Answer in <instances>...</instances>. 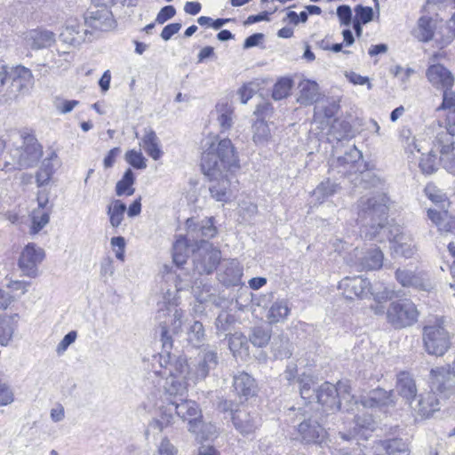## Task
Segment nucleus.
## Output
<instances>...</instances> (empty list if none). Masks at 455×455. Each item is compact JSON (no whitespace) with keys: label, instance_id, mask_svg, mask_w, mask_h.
<instances>
[{"label":"nucleus","instance_id":"obj_7","mask_svg":"<svg viewBox=\"0 0 455 455\" xmlns=\"http://www.w3.org/2000/svg\"><path fill=\"white\" fill-rule=\"evenodd\" d=\"M422 340L428 355L443 356L451 348V334L441 321H436L423 328Z\"/></svg>","mask_w":455,"mask_h":455},{"label":"nucleus","instance_id":"obj_4","mask_svg":"<svg viewBox=\"0 0 455 455\" xmlns=\"http://www.w3.org/2000/svg\"><path fill=\"white\" fill-rule=\"evenodd\" d=\"M171 407L167 410L172 412L175 411L176 414L184 421L188 422V430L193 434H197L198 430L203 427L202 413L199 406L195 401L184 400L182 398L170 401ZM172 415L163 412L160 419H154L149 427L153 430L162 432L164 428L172 424Z\"/></svg>","mask_w":455,"mask_h":455},{"label":"nucleus","instance_id":"obj_46","mask_svg":"<svg viewBox=\"0 0 455 455\" xmlns=\"http://www.w3.org/2000/svg\"><path fill=\"white\" fill-rule=\"evenodd\" d=\"M188 240L187 237L180 236L172 247V259L177 266H182L187 261L189 253Z\"/></svg>","mask_w":455,"mask_h":455},{"label":"nucleus","instance_id":"obj_56","mask_svg":"<svg viewBox=\"0 0 455 455\" xmlns=\"http://www.w3.org/2000/svg\"><path fill=\"white\" fill-rule=\"evenodd\" d=\"M292 87V81L290 78L280 79L273 88L272 97L279 100L287 97Z\"/></svg>","mask_w":455,"mask_h":455},{"label":"nucleus","instance_id":"obj_44","mask_svg":"<svg viewBox=\"0 0 455 455\" xmlns=\"http://www.w3.org/2000/svg\"><path fill=\"white\" fill-rule=\"evenodd\" d=\"M299 382L301 398L308 403L315 401L318 387H316V382L313 377L303 374L299 379Z\"/></svg>","mask_w":455,"mask_h":455},{"label":"nucleus","instance_id":"obj_25","mask_svg":"<svg viewBox=\"0 0 455 455\" xmlns=\"http://www.w3.org/2000/svg\"><path fill=\"white\" fill-rule=\"evenodd\" d=\"M339 109V100L326 99L319 102L315 108V119L322 125H329Z\"/></svg>","mask_w":455,"mask_h":455},{"label":"nucleus","instance_id":"obj_18","mask_svg":"<svg viewBox=\"0 0 455 455\" xmlns=\"http://www.w3.org/2000/svg\"><path fill=\"white\" fill-rule=\"evenodd\" d=\"M428 82L436 89H451L454 84V76L442 64H432L427 71Z\"/></svg>","mask_w":455,"mask_h":455},{"label":"nucleus","instance_id":"obj_60","mask_svg":"<svg viewBox=\"0 0 455 455\" xmlns=\"http://www.w3.org/2000/svg\"><path fill=\"white\" fill-rule=\"evenodd\" d=\"M125 160L128 164L137 169H145L147 167L146 159L140 152L130 150L125 154Z\"/></svg>","mask_w":455,"mask_h":455},{"label":"nucleus","instance_id":"obj_61","mask_svg":"<svg viewBox=\"0 0 455 455\" xmlns=\"http://www.w3.org/2000/svg\"><path fill=\"white\" fill-rule=\"evenodd\" d=\"M79 103L80 102L76 100L56 99L54 100V107L60 114L65 115L70 113Z\"/></svg>","mask_w":455,"mask_h":455},{"label":"nucleus","instance_id":"obj_28","mask_svg":"<svg viewBox=\"0 0 455 455\" xmlns=\"http://www.w3.org/2000/svg\"><path fill=\"white\" fill-rule=\"evenodd\" d=\"M396 389L410 405L415 402L417 387L414 379L408 372L403 371L397 375Z\"/></svg>","mask_w":455,"mask_h":455},{"label":"nucleus","instance_id":"obj_42","mask_svg":"<svg viewBox=\"0 0 455 455\" xmlns=\"http://www.w3.org/2000/svg\"><path fill=\"white\" fill-rule=\"evenodd\" d=\"M252 140L258 146H266L271 140L272 135L268 124L263 119H258L252 125Z\"/></svg>","mask_w":455,"mask_h":455},{"label":"nucleus","instance_id":"obj_3","mask_svg":"<svg viewBox=\"0 0 455 455\" xmlns=\"http://www.w3.org/2000/svg\"><path fill=\"white\" fill-rule=\"evenodd\" d=\"M454 129L451 130L439 123H435L427 128L425 137L416 139L411 136L410 130H403L401 132L402 142L407 151L420 152L427 149L426 144L432 143L434 148L440 150L439 162L450 173L455 175V147L453 142Z\"/></svg>","mask_w":455,"mask_h":455},{"label":"nucleus","instance_id":"obj_19","mask_svg":"<svg viewBox=\"0 0 455 455\" xmlns=\"http://www.w3.org/2000/svg\"><path fill=\"white\" fill-rule=\"evenodd\" d=\"M7 78L12 80V92H22L28 91L34 84L32 72L24 66H16L7 70Z\"/></svg>","mask_w":455,"mask_h":455},{"label":"nucleus","instance_id":"obj_33","mask_svg":"<svg viewBox=\"0 0 455 455\" xmlns=\"http://www.w3.org/2000/svg\"><path fill=\"white\" fill-rule=\"evenodd\" d=\"M435 28V20L428 16H422L417 22L414 36L420 42H429L434 37Z\"/></svg>","mask_w":455,"mask_h":455},{"label":"nucleus","instance_id":"obj_62","mask_svg":"<svg viewBox=\"0 0 455 455\" xmlns=\"http://www.w3.org/2000/svg\"><path fill=\"white\" fill-rule=\"evenodd\" d=\"M76 337L77 333L76 331H71L66 334L57 346V354L62 355L68 349V347L76 341Z\"/></svg>","mask_w":455,"mask_h":455},{"label":"nucleus","instance_id":"obj_41","mask_svg":"<svg viewBox=\"0 0 455 455\" xmlns=\"http://www.w3.org/2000/svg\"><path fill=\"white\" fill-rule=\"evenodd\" d=\"M217 120L221 132L229 130L233 125L234 108L228 102H221L216 106Z\"/></svg>","mask_w":455,"mask_h":455},{"label":"nucleus","instance_id":"obj_22","mask_svg":"<svg viewBox=\"0 0 455 455\" xmlns=\"http://www.w3.org/2000/svg\"><path fill=\"white\" fill-rule=\"evenodd\" d=\"M355 427L348 433L339 432V435L341 439L349 441L356 437L363 439L368 438L367 432H372L375 429V421L371 415L363 414V416H356L355 419Z\"/></svg>","mask_w":455,"mask_h":455},{"label":"nucleus","instance_id":"obj_23","mask_svg":"<svg viewBox=\"0 0 455 455\" xmlns=\"http://www.w3.org/2000/svg\"><path fill=\"white\" fill-rule=\"evenodd\" d=\"M427 216L438 231L443 234H455V218L446 210L428 209Z\"/></svg>","mask_w":455,"mask_h":455},{"label":"nucleus","instance_id":"obj_55","mask_svg":"<svg viewBox=\"0 0 455 455\" xmlns=\"http://www.w3.org/2000/svg\"><path fill=\"white\" fill-rule=\"evenodd\" d=\"M270 338L269 331L262 327H255L252 329L251 334L250 335V341L255 347H263L268 344Z\"/></svg>","mask_w":455,"mask_h":455},{"label":"nucleus","instance_id":"obj_16","mask_svg":"<svg viewBox=\"0 0 455 455\" xmlns=\"http://www.w3.org/2000/svg\"><path fill=\"white\" fill-rule=\"evenodd\" d=\"M352 403L354 404L361 403L365 408L379 409L387 408L395 404L392 391L387 392L382 388L371 390L367 395H361L358 399L355 396Z\"/></svg>","mask_w":455,"mask_h":455},{"label":"nucleus","instance_id":"obj_30","mask_svg":"<svg viewBox=\"0 0 455 455\" xmlns=\"http://www.w3.org/2000/svg\"><path fill=\"white\" fill-rule=\"evenodd\" d=\"M437 404L438 402L435 394L428 392L416 397L415 402L410 406L419 414L428 417L437 410Z\"/></svg>","mask_w":455,"mask_h":455},{"label":"nucleus","instance_id":"obj_59","mask_svg":"<svg viewBox=\"0 0 455 455\" xmlns=\"http://www.w3.org/2000/svg\"><path fill=\"white\" fill-rule=\"evenodd\" d=\"M362 158V152L356 147H351L344 156L338 157V162L340 165H348L356 163Z\"/></svg>","mask_w":455,"mask_h":455},{"label":"nucleus","instance_id":"obj_5","mask_svg":"<svg viewBox=\"0 0 455 455\" xmlns=\"http://www.w3.org/2000/svg\"><path fill=\"white\" fill-rule=\"evenodd\" d=\"M164 308L159 307L156 318L159 320L160 337L164 352H168L172 348V339L169 335V331L177 336L181 335L184 323V311L178 307L175 303L169 302L166 305L164 302Z\"/></svg>","mask_w":455,"mask_h":455},{"label":"nucleus","instance_id":"obj_54","mask_svg":"<svg viewBox=\"0 0 455 455\" xmlns=\"http://www.w3.org/2000/svg\"><path fill=\"white\" fill-rule=\"evenodd\" d=\"M443 95V103L441 107L438 108L443 109H451L447 116V120L449 124L452 123L455 125V93L451 91V89H444Z\"/></svg>","mask_w":455,"mask_h":455},{"label":"nucleus","instance_id":"obj_43","mask_svg":"<svg viewBox=\"0 0 455 455\" xmlns=\"http://www.w3.org/2000/svg\"><path fill=\"white\" fill-rule=\"evenodd\" d=\"M292 343L287 337L281 335L274 339L272 352L276 359L289 358L292 355Z\"/></svg>","mask_w":455,"mask_h":455},{"label":"nucleus","instance_id":"obj_31","mask_svg":"<svg viewBox=\"0 0 455 455\" xmlns=\"http://www.w3.org/2000/svg\"><path fill=\"white\" fill-rule=\"evenodd\" d=\"M327 127L326 135L328 136V140H337L340 141L343 139L350 137L352 135V126L351 124L346 121L341 119H333L329 125H325Z\"/></svg>","mask_w":455,"mask_h":455},{"label":"nucleus","instance_id":"obj_32","mask_svg":"<svg viewBox=\"0 0 455 455\" xmlns=\"http://www.w3.org/2000/svg\"><path fill=\"white\" fill-rule=\"evenodd\" d=\"M384 255L379 248H372L358 259V264L363 270L379 269L383 265Z\"/></svg>","mask_w":455,"mask_h":455},{"label":"nucleus","instance_id":"obj_15","mask_svg":"<svg viewBox=\"0 0 455 455\" xmlns=\"http://www.w3.org/2000/svg\"><path fill=\"white\" fill-rule=\"evenodd\" d=\"M339 289L348 299H364L370 291V281L363 276H347L339 283Z\"/></svg>","mask_w":455,"mask_h":455},{"label":"nucleus","instance_id":"obj_11","mask_svg":"<svg viewBox=\"0 0 455 455\" xmlns=\"http://www.w3.org/2000/svg\"><path fill=\"white\" fill-rule=\"evenodd\" d=\"M44 259V250L34 243H28L20 252L18 266L24 275L36 278L39 275L38 267Z\"/></svg>","mask_w":455,"mask_h":455},{"label":"nucleus","instance_id":"obj_2","mask_svg":"<svg viewBox=\"0 0 455 455\" xmlns=\"http://www.w3.org/2000/svg\"><path fill=\"white\" fill-rule=\"evenodd\" d=\"M202 154L201 166L209 177V191L213 199L222 204L230 201L232 191L228 172L238 166V159L229 139L207 141Z\"/></svg>","mask_w":455,"mask_h":455},{"label":"nucleus","instance_id":"obj_29","mask_svg":"<svg viewBox=\"0 0 455 455\" xmlns=\"http://www.w3.org/2000/svg\"><path fill=\"white\" fill-rule=\"evenodd\" d=\"M298 89L299 97L297 100L301 105H312L317 100L319 95V87L317 83L315 81L304 79L299 84Z\"/></svg>","mask_w":455,"mask_h":455},{"label":"nucleus","instance_id":"obj_9","mask_svg":"<svg viewBox=\"0 0 455 455\" xmlns=\"http://www.w3.org/2000/svg\"><path fill=\"white\" fill-rule=\"evenodd\" d=\"M221 259L220 251L212 243L200 240L192 250L194 270L199 275H210L218 267Z\"/></svg>","mask_w":455,"mask_h":455},{"label":"nucleus","instance_id":"obj_45","mask_svg":"<svg viewBox=\"0 0 455 455\" xmlns=\"http://www.w3.org/2000/svg\"><path fill=\"white\" fill-rule=\"evenodd\" d=\"M162 377L165 378L164 387L167 394L174 396V400L179 399V395H183L187 389V380L170 375Z\"/></svg>","mask_w":455,"mask_h":455},{"label":"nucleus","instance_id":"obj_20","mask_svg":"<svg viewBox=\"0 0 455 455\" xmlns=\"http://www.w3.org/2000/svg\"><path fill=\"white\" fill-rule=\"evenodd\" d=\"M219 363L218 354L215 348L204 347L198 355L197 363L194 365V377L196 379H204L211 370L217 367Z\"/></svg>","mask_w":455,"mask_h":455},{"label":"nucleus","instance_id":"obj_38","mask_svg":"<svg viewBox=\"0 0 455 455\" xmlns=\"http://www.w3.org/2000/svg\"><path fill=\"white\" fill-rule=\"evenodd\" d=\"M28 40L33 49L50 47L55 42V35L52 31L44 29L31 30L28 35Z\"/></svg>","mask_w":455,"mask_h":455},{"label":"nucleus","instance_id":"obj_37","mask_svg":"<svg viewBox=\"0 0 455 455\" xmlns=\"http://www.w3.org/2000/svg\"><path fill=\"white\" fill-rule=\"evenodd\" d=\"M290 311L291 308L286 299H277L269 307L267 319L270 324L283 323L287 319Z\"/></svg>","mask_w":455,"mask_h":455},{"label":"nucleus","instance_id":"obj_48","mask_svg":"<svg viewBox=\"0 0 455 455\" xmlns=\"http://www.w3.org/2000/svg\"><path fill=\"white\" fill-rule=\"evenodd\" d=\"M339 188L337 183L327 179L315 188L313 196L315 197L319 204H322L326 198L337 193Z\"/></svg>","mask_w":455,"mask_h":455},{"label":"nucleus","instance_id":"obj_1","mask_svg":"<svg viewBox=\"0 0 455 455\" xmlns=\"http://www.w3.org/2000/svg\"><path fill=\"white\" fill-rule=\"evenodd\" d=\"M387 198L383 195L363 196L357 203V221L362 228L360 235L364 240L382 243L388 240L392 250L397 255L411 258L416 245L411 235L406 234L398 225L387 222Z\"/></svg>","mask_w":455,"mask_h":455},{"label":"nucleus","instance_id":"obj_57","mask_svg":"<svg viewBox=\"0 0 455 455\" xmlns=\"http://www.w3.org/2000/svg\"><path fill=\"white\" fill-rule=\"evenodd\" d=\"M425 194L433 203L436 204H440L442 210L449 205L446 196L433 185H427L425 188Z\"/></svg>","mask_w":455,"mask_h":455},{"label":"nucleus","instance_id":"obj_26","mask_svg":"<svg viewBox=\"0 0 455 455\" xmlns=\"http://www.w3.org/2000/svg\"><path fill=\"white\" fill-rule=\"evenodd\" d=\"M80 26L76 20H69L61 31L60 37L68 44L79 45L83 42L86 41L89 29H84L83 32L79 29Z\"/></svg>","mask_w":455,"mask_h":455},{"label":"nucleus","instance_id":"obj_58","mask_svg":"<svg viewBox=\"0 0 455 455\" xmlns=\"http://www.w3.org/2000/svg\"><path fill=\"white\" fill-rule=\"evenodd\" d=\"M14 400V394L9 384L0 376V406L10 404Z\"/></svg>","mask_w":455,"mask_h":455},{"label":"nucleus","instance_id":"obj_47","mask_svg":"<svg viewBox=\"0 0 455 455\" xmlns=\"http://www.w3.org/2000/svg\"><path fill=\"white\" fill-rule=\"evenodd\" d=\"M50 221L49 211L35 209L31 213L30 235L38 234Z\"/></svg>","mask_w":455,"mask_h":455},{"label":"nucleus","instance_id":"obj_53","mask_svg":"<svg viewBox=\"0 0 455 455\" xmlns=\"http://www.w3.org/2000/svg\"><path fill=\"white\" fill-rule=\"evenodd\" d=\"M438 161L436 155L433 152V148L425 155L422 154V157L419 162V168L425 174H433L437 171Z\"/></svg>","mask_w":455,"mask_h":455},{"label":"nucleus","instance_id":"obj_8","mask_svg":"<svg viewBox=\"0 0 455 455\" xmlns=\"http://www.w3.org/2000/svg\"><path fill=\"white\" fill-rule=\"evenodd\" d=\"M20 137L22 140V145L12 150L11 153L13 164L19 169L33 167L42 157V146L34 135L27 132H22Z\"/></svg>","mask_w":455,"mask_h":455},{"label":"nucleus","instance_id":"obj_52","mask_svg":"<svg viewBox=\"0 0 455 455\" xmlns=\"http://www.w3.org/2000/svg\"><path fill=\"white\" fill-rule=\"evenodd\" d=\"M369 294L372 296L376 302L381 303L382 301L390 299L393 296V291L389 290L383 283L377 282L373 284L370 283Z\"/></svg>","mask_w":455,"mask_h":455},{"label":"nucleus","instance_id":"obj_24","mask_svg":"<svg viewBox=\"0 0 455 455\" xmlns=\"http://www.w3.org/2000/svg\"><path fill=\"white\" fill-rule=\"evenodd\" d=\"M186 226L188 235L192 238L201 237V240H204V238H212L217 234L212 218L204 220L200 224L196 223L194 219H188Z\"/></svg>","mask_w":455,"mask_h":455},{"label":"nucleus","instance_id":"obj_64","mask_svg":"<svg viewBox=\"0 0 455 455\" xmlns=\"http://www.w3.org/2000/svg\"><path fill=\"white\" fill-rule=\"evenodd\" d=\"M228 345L230 350L235 352L247 346V339L242 333H235L229 338Z\"/></svg>","mask_w":455,"mask_h":455},{"label":"nucleus","instance_id":"obj_36","mask_svg":"<svg viewBox=\"0 0 455 455\" xmlns=\"http://www.w3.org/2000/svg\"><path fill=\"white\" fill-rule=\"evenodd\" d=\"M58 164V156L56 153L52 152L50 156L46 157L36 173V183L39 187L48 183L52 174L55 172L56 165Z\"/></svg>","mask_w":455,"mask_h":455},{"label":"nucleus","instance_id":"obj_35","mask_svg":"<svg viewBox=\"0 0 455 455\" xmlns=\"http://www.w3.org/2000/svg\"><path fill=\"white\" fill-rule=\"evenodd\" d=\"M233 387L238 395L248 397L256 391L254 379L246 372H240L234 377Z\"/></svg>","mask_w":455,"mask_h":455},{"label":"nucleus","instance_id":"obj_10","mask_svg":"<svg viewBox=\"0 0 455 455\" xmlns=\"http://www.w3.org/2000/svg\"><path fill=\"white\" fill-rule=\"evenodd\" d=\"M386 315L387 322L392 326L401 329L414 324L418 320L419 312L414 303L403 299L390 303Z\"/></svg>","mask_w":455,"mask_h":455},{"label":"nucleus","instance_id":"obj_34","mask_svg":"<svg viewBox=\"0 0 455 455\" xmlns=\"http://www.w3.org/2000/svg\"><path fill=\"white\" fill-rule=\"evenodd\" d=\"M146 153L154 160H158L163 156L160 141L156 132L151 128L145 129V134L141 143Z\"/></svg>","mask_w":455,"mask_h":455},{"label":"nucleus","instance_id":"obj_39","mask_svg":"<svg viewBox=\"0 0 455 455\" xmlns=\"http://www.w3.org/2000/svg\"><path fill=\"white\" fill-rule=\"evenodd\" d=\"M17 315H0V345L7 346L17 326Z\"/></svg>","mask_w":455,"mask_h":455},{"label":"nucleus","instance_id":"obj_12","mask_svg":"<svg viewBox=\"0 0 455 455\" xmlns=\"http://www.w3.org/2000/svg\"><path fill=\"white\" fill-rule=\"evenodd\" d=\"M170 351L165 352L166 355L159 356V364L162 367L160 371L156 372L160 376H175L185 380L196 381L194 377L195 367L191 368L188 360L184 357H178L174 363L171 362Z\"/></svg>","mask_w":455,"mask_h":455},{"label":"nucleus","instance_id":"obj_63","mask_svg":"<svg viewBox=\"0 0 455 455\" xmlns=\"http://www.w3.org/2000/svg\"><path fill=\"white\" fill-rule=\"evenodd\" d=\"M239 212L243 220H248L256 215L258 212V207L252 203L243 202L240 204Z\"/></svg>","mask_w":455,"mask_h":455},{"label":"nucleus","instance_id":"obj_17","mask_svg":"<svg viewBox=\"0 0 455 455\" xmlns=\"http://www.w3.org/2000/svg\"><path fill=\"white\" fill-rule=\"evenodd\" d=\"M232 420L235 429L244 436L254 434L260 425V417L256 411L237 410L233 414Z\"/></svg>","mask_w":455,"mask_h":455},{"label":"nucleus","instance_id":"obj_13","mask_svg":"<svg viewBox=\"0 0 455 455\" xmlns=\"http://www.w3.org/2000/svg\"><path fill=\"white\" fill-rule=\"evenodd\" d=\"M84 25L89 29L88 35L109 31L115 27L113 14L108 8L91 7L84 13Z\"/></svg>","mask_w":455,"mask_h":455},{"label":"nucleus","instance_id":"obj_50","mask_svg":"<svg viewBox=\"0 0 455 455\" xmlns=\"http://www.w3.org/2000/svg\"><path fill=\"white\" fill-rule=\"evenodd\" d=\"M126 210L125 204L120 200H114L111 205L108 207L109 222L113 228H118L121 225Z\"/></svg>","mask_w":455,"mask_h":455},{"label":"nucleus","instance_id":"obj_40","mask_svg":"<svg viewBox=\"0 0 455 455\" xmlns=\"http://www.w3.org/2000/svg\"><path fill=\"white\" fill-rule=\"evenodd\" d=\"M187 341L195 347H201L206 340L205 330L199 321H193L188 323L186 331Z\"/></svg>","mask_w":455,"mask_h":455},{"label":"nucleus","instance_id":"obj_14","mask_svg":"<svg viewBox=\"0 0 455 455\" xmlns=\"http://www.w3.org/2000/svg\"><path fill=\"white\" fill-rule=\"evenodd\" d=\"M396 281L405 288H413L421 291H430L434 288L427 275L420 271H412L398 268L395 271Z\"/></svg>","mask_w":455,"mask_h":455},{"label":"nucleus","instance_id":"obj_27","mask_svg":"<svg viewBox=\"0 0 455 455\" xmlns=\"http://www.w3.org/2000/svg\"><path fill=\"white\" fill-rule=\"evenodd\" d=\"M224 270L219 274L220 281L226 286H237L241 284L243 267L240 263L232 259L224 265Z\"/></svg>","mask_w":455,"mask_h":455},{"label":"nucleus","instance_id":"obj_21","mask_svg":"<svg viewBox=\"0 0 455 455\" xmlns=\"http://www.w3.org/2000/svg\"><path fill=\"white\" fill-rule=\"evenodd\" d=\"M298 432L301 436V440L307 443H315L321 442L323 438L325 431L321 424L311 417L304 419L298 425Z\"/></svg>","mask_w":455,"mask_h":455},{"label":"nucleus","instance_id":"obj_49","mask_svg":"<svg viewBox=\"0 0 455 455\" xmlns=\"http://www.w3.org/2000/svg\"><path fill=\"white\" fill-rule=\"evenodd\" d=\"M135 181L134 173L131 169H127L123 178L116 185V194L118 196H132L135 189L133 184Z\"/></svg>","mask_w":455,"mask_h":455},{"label":"nucleus","instance_id":"obj_6","mask_svg":"<svg viewBox=\"0 0 455 455\" xmlns=\"http://www.w3.org/2000/svg\"><path fill=\"white\" fill-rule=\"evenodd\" d=\"M355 395H351V387L347 381H339L337 385L324 382L318 387L315 401L323 407L324 411H336L341 408L342 401L349 404Z\"/></svg>","mask_w":455,"mask_h":455},{"label":"nucleus","instance_id":"obj_51","mask_svg":"<svg viewBox=\"0 0 455 455\" xmlns=\"http://www.w3.org/2000/svg\"><path fill=\"white\" fill-rule=\"evenodd\" d=\"M381 447L388 455H407L408 445L403 439L394 438L381 442Z\"/></svg>","mask_w":455,"mask_h":455}]
</instances>
